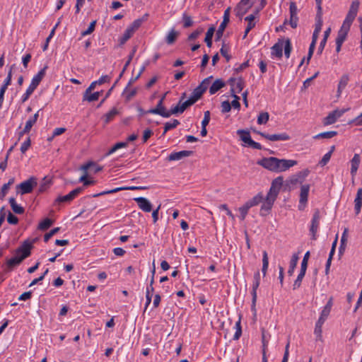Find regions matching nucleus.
I'll return each mask as SVG.
<instances>
[{
  "mask_svg": "<svg viewBox=\"0 0 362 362\" xmlns=\"http://www.w3.org/2000/svg\"><path fill=\"white\" fill-rule=\"evenodd\" d=\"M146 189V187H137V186H132V187H117V188H115L111 190L102 192L100 193L93 195V197H97L102 196L104 194H112V193H115V192H119L121 190H125V189L137 190V189Z\"/></svg>",
  "mask_w": 362,
  "mask_h": 362,
  "instance_id": "f3484780",
  "label": "nucleus"
},
{
  "mask_svg": "<svg viewBox=\"0 0 362 362\" xmlns=\"http://www.w3.org/2000/svg\"><path fill=\"white\" fill-rule=\"evenodd\" d=\"M134 35V33L132 31V30H130L128 27L127 28V29L124 30L122 36L119 38V45H124V43H126V42L130 39L132 37V36Z\"/></svg>",
  "mask_w": 362,
  "mask_h": 362,
  "instance_id": "79ce46f5",
  "label": "nucleus"
},
{
  "mask_svg": "<svg viewBox=\"0 0 362 362\" xmlns=\"http://www.w3.org/2000/svg\"><path fill=\"white\" fill-rule=\"evenodd\" d=\"M349 81V76L348 74H345L341 76L340 80L339 81L338 88H337V96L339 98L341 95L342 90L347 86L348 82Z\"/></svg>",
  "mask_w": 362,
  "mask_h": 362,
  "instance_id": "393cba45",
  "label": "nucleus"
},
{
  "mask_svg": "<svg viewBox=\"0 0 362 362\" xmlns=\"http://www.w3.org/2000/svg\"><path fill=\"white\" fill-rule=\"evenodd\" d=\"M261 136L272 141H287L290 139V136L286 132L274 134H261Z\"/></svg>",
  "mask_w": 362,
  "mask_h": 362,
  "instance_id": "2eb2a0df",
  "label": "nucleus"
},
{
  "mask_svg": "<svg viewBox=\"0 0 362 362\" xmlns=\"http://www.w3.org/2000/svg\"><path fill=\"white\" fill-rule=\"evenodd\" d=\"M53 220L46 218L39 223L37 228L41 230H46L53 224Z\"/></svg>",
  "mask_w": 362,
  "mask_h": 362,
  "instance_id": "09e8293b",
  "label": "nucleus"
},
{
  "mask_svg": "<svg viewBox=\"0 0 362 362\" xmlns=\"http://www.w3.org/2000/svg\"><path fill=\"white\" fill-rule=\"evenodd\" d=\"M268 267H269V258H268L267 252L266 251H263L262 272L264 276L266 275Z\"/></svg>",
  "mask_w": 362,
  "mask_h": 362,
  "instance_id": "3c124183",
  "label": "nucleus"
},
{
  "mask_svg": "<svg viewBox=\"0 0 362 362\" xmlns=\"http://www.w3.org/2000/svg\"><path fill=\"white\" fill-rule=\"evenodd\" d=\"M134 200L136 202L139 209L143 211L150 212L152 211V204L146 198L139 197L134 198Z\"/></svg>",
  "mask_w": 362,
  "mask_h": 362,
  "instance_id": "4468645a",
  "label": "nucleus"
},
{
  "mask_svg": "<svg viewBox=\"0 0 362 362\" xmlns=\"http://www.w3.org/2000/svg\"><path fill=\"white\" fill-rule=\"evenodd\" d=\"M165 111L166 108L163 106V100H159L156 107L149 109L148 112H149V114L159 115L163 117L164 116L168 115V114L165 113Z\"/></svg>",
  "mask_w": 362,
  "mask_h": 362,
  "instance_id": "a211bd4d",
  "label": "nucleus"
},
{
  "mask_svg": "<svg viewBox=\"0 0 362 362\" xmlns=\"http://www.w3.org/2000/svg\"><path fill=\"white\" fill-rule=\"evenodd\" d=\"M237 134L240 136V140L243 141L247 146L255 149H262V146L259 143L253 141L251 138L249 131L245 129H238Z\"/></svg>",
  "mask_w": 362,
  "mask_h": 362,
  "instance_id": "39448f33",
  "label": "nucleus"
},
{
  "mask_svg": "<svg viewBox=\"0 0 362 362\" xmlns=\"http://www.w3.org/2000/svg\"><path fill=\"white\" fill-rule=\"evenodd\" d=\"M320 214L319 209H316L313 214L311 225L310 228V232L312 235V240H316V233L320 224Z\"/></svg>",
  "mask_w": 362,
  "mask_h": 362,
  "instance_id": "9d476101",
  "label": "nucleus"
},
{
  "mask_svg": "<svg viewBox=\"0 0 362 362\" xmlns=\"http://www.w3.org/2000/svg\"><path fill=\"white\" fill-rule=\"evenodd\" d=\"M250 208L245 203L243 206L239 208V211L240 214V218L243 221L246 218L248 211Z\"/></svg>",
  "mask_w": 362,
  "mask_h": 362,
  "instance_id": "052dcab7",
  "label": "nucleus"
},
{
  "mask_svg": "<svg viewBox=\"0 0 362 362\" xmlns=\"http://www.w3.org/2000/svg\"><path fill=\"white\" fill-rule=\"evenodd\" d=\"M165 113H167L168 115L164 116L163 117L168 118L172 115L182 114L183 112H182V109H181V107L180 106L179 103H178L177 105H175V107H171L170 110H166Z\"/></svg>",
  "mask_w": 362,
  "mask_h": 362,
  "instance_id": "8fccbe9b",
  "label": "nucleus"
},
{
  "mask_svg": "<svg viewBox=\"0 0 362 362\" xmlns=\"http://www.w3.org/2000/svg\"><path fill=\"white\" fill-rule=\"evenodd\" d=\"M269 119V115L267 112H261L257 117L258 124H265Z\"/></svg>",
  "mask_w": 362,
  "mask_h": 362,
  "instance_id": "6e6d98bb",
  "label": "nucleus"
},
{
  "mask_svg": "<svg viewBox=\"0 0 362 362\" xmlns=\"http://www.w3.org/2000/svg\"><path fill=\"white\" fill-rule=\"evenodd\" d=\"M280 159L276 157L263 158L257 160V164L264 168L274 172L281 173Z\"/></svg>",
  "mask_w": 362,
  "mask_h": 362,
  "instance_id": "f03ea898",
  "label": "nucleus"
},
{
  "mask_svg": "<svg viewBox=\"0 0 362 362\" xmlns=\"http://www.w3.org/2000/svg\"><path fill=\"white\" fill-rule=\"evenodd\" d=\"M325 322L317 320L315 323V327L314 329V334L316 336V340L322 341V325Z\"/></svg>",
  "mask_w": 362,
  "mask_h": 362,
  "instance_id": "c9c22d12",
  "label": "nucleus"
},
{
  "mask_svg": "<svg viewBox=\"0 0 362 362\" xmlns=\"http://www.w3.org/2000/svg\"><path fill=\"white\" fill-rule=\"evenodd\" d=\"M280 161L281 172L286 171L297 164V161L294 160L280 159Z\"/></svg>",
  "mask_w": 362,
  "mask_h": 362,
  "instance_id": "72a5a7b5",
  "label": "nucleus"
},
{
  "mask_svg": "<svg viewBox=\"0 0 362 362\" xmlns=\"http://www.w3.org/2000/svg\"><path fill=\"white\" fill-rule=\"evenodd\" d=\"M137 50V47L136 46H134L131 52L129 53V56H128V59L122 70V71L120 72L117 79L115 81V83H113V85L112 86V87L107 90V92L106 93L104 98L100 101V103L98 104V107H100L102 104L106 100V99L107 98L110 97L112 91L113 90V89L115 88V86H117V83L119 82V81L120 80V78L122 77L124 73L125 72V71L127 70L128 66L130 64Z\"/></svg>",
  "mask_w": 362,
  "mask_h": 362,
  "instance_id": "20e7f679",
  "label": "nucleus"
},
{
  "mask_svg": "<svg viewBox=\"0 0 362 362\" xmlns=\"http://www.w3.org/2000/svg\"><path fill=\"white\" fill-rule=\"evenodd\" d=\"M347 232H348V229L345 228L342 233L341 238L340 246L339 247V257H341L344 254V252L346 250V242H347Z\"/></svg>",
  "mask_w": 362,
  "mask_h": 362,
  "instance_id": "7c9ffc66",
  "label": "nucleus"
},
{
  "mask_svg": "<svg viewBox=\"0 0 362 362\" xmlns=\"http://www.w3.org/2000/svg\"><path fill=\"white\" fill-rule=\"evenodd\" d=\"M330 33H331V28H328L324 32V36H323V38L321 40V42L320 43V45L318 47V49H317V54L320 55L322 53V52L324 50V48H325V47L326 45L327 41V38L329 37Z\"/></svg>",
  "mask_w": 362,
  "mask_h": 362,
  "instance_id": "c756f323",
  "label": "nucleus"
},
{
  "mask_svg": "<svg viewBox=\"0 0 362 362\" xmlns=\"http://www.w3.org/2000/svg\"><path fill=\"white\" fill-rule=\"evenodd\" d=\"M284 178L282 176H279L274 180H272L270 189L267 194V196L276 199L278 194L280 192V189L283 185Z\"/></svg>",
  "mask_w": 362,
  "mask_h": 362,
  "instance_id": "0eeeda50",
  "label": "nucleus"
},
{
  "mask_svg": "<svg viewBox=\"0 0 362 362\" xmlns=\"http://www.w3.org/2000/svg\"><path fill=\"white\" fill-rule=\"evenodd\" d=\"M197 102V100H195L194 99V98H192V96H190L189 98L187 100H185V102H182L181 100H179V104H180V106L182 109V112H185V110L192 106V105H194L195 103Z\"/></svg>",
  "mask_w": 362,
  "mask_h": 362,
  "instance_id": "a18cd8bd",
  "label": "nucleus"
},
{
  "mask_svg": "<svg viewBox=\"0 0 362 362\" xmlns=\"http://www.w3.org/2000/svg\"><path fill=\"white\" fill-rule=\"evenodd\" d=\"M226 26L227 25L226 24H223L222 23L220 24L218 30H216V37H215L216 41H218L221 40Z\"/></svg>",
  "mask_w": 362,
  "mask_h": 362,
  "instance_id": "680f3d73",
  "label": "nucleus"
},
{
  "mask_svg": "<svg viewBox=\"0 0 362 362\" xmlns=\"http://www.w3.org/2000/svg\"><path fill=\"white\" fill-rule=\"evenodd\" d=\"M32 245L28 241H25L23 244L19 247L16 252V255L6 262L7 271H11L19 265L21 262L30 255V250Z\"/></svg>",
  "mask_w": 362,
  "mask_h": 362,
  "instance_id": "f257e3e1",
  "label": "nucleus"
},
{
  "mask_svg": "<svg viewBox=\"0 0 362 362\" xmlns=\"http://www.w3.org/2000/svg\"><path fill=\"white\" fill-rule=\"evenodd\" d=\"M264 200V197L262 192H259L257 195L253 197L252 199H249L245 202V204L250 207L252 208L253 206H257L259 204L262 203Z\"/></svg>",
  "mask_w": 362,
  "mask_h": 362,
  "instance_id": "c85d7f7f",
  "label": "nucleus"
},
{
  "mask_svg": "<svg viewBox=\"0 0 362 362\" xmlns=\"http://www.w3.org/2000/svg\"><path fill=\"white\" fill-rule=\"evenodd\" d=\"M180 124L179 120L174 119L171 122H166L164 124V130L162 135H165L168 131L176 128Z\"/></svg>",
  "mask_w": 362,
  "mask_h": 362,
  "instance_id": "ea45409f",
  "label": "nucleus"
},
{
  "mask_svg": "<svg viewBox=\"0 0 362 362\" xmlns=\"http://www.w3.org/2000/svg\"><path fill=\"white\" fill-rule=\"evenodd\" d=\"M244 86H245L244 79L242 77L238 78V81L235 83V86H234V88L236 90V93H240L243 90Z\"/></svg>",
  "mask_w": 362,
  "mask_h": 362,
  "instance_id": "e2e57ef3",
  "label": "nucleus"
},
{
  "mask_svg": "<svg viewBox=\"0 0 362 362\" xmlns=\"http://www.w3.org/2000/svg\"><path fill=\"white\" fill-rule=\"evenodd\" d=\"M216 28L214 25H211L207 30L206 33V36L204 38V42L206 44V46L209 48L212 46V38L214 34Z\"/></svg>",
  "mask_w": 362,
  "mask_h": 362,
  "instance_id": "473e14b6",
  "label": "nucleus"
},
{
  "mask_svg": "<svg viewBox=\"0 0 362 362\" xmlns=\"http://www.w3.org/2000/svg\"><path fill=\"white\" fill-rule=\"evenodd\" d=\"M254 2H252L249 6H245L240 4H237L235 8V16L239 18H242L243 16L248 12V11L252 7Z\"/></svg>",
  "mask_w": 362,
  "mask_h": 362,
  "instance_id": "5701e85b",
  "label": "nucleus"
},
{
  "mask_svg": "<svg viewBox=\"0 0 362 362\" xmlns=\"http://www.w3.org/2000/svg\"><path fill=\"white\" fill-rule=\"evenodd\" d=\"M225 86L226 83L222 79L218 78L212 83L209 88V93L211 95H214Z\"/></svg>",
  "mask_w": 362,
  "mask_h": 362,
  "instance_id": "bb28decb",
  "label": "nucleus"
},
{
  "mask_svg": "<svg viewBox=\"0 0 362 362\" xmlns=\"http://www.w3.org/2000/svg\"><path fill=\"white\" fill-rule=\"evenodd\" d=\"M118 114L117 110L114 107L105 115V122L109 123Z\"/></svg>",
  "mask_w": 362,
  "mask_h": 362,
  "instance_id": "4d7b16f0",
  "label": "nucleus"
},
{
  "mask_svg": "<svg viewBox=\"0 0 362 362\" xmlns=\"http://www.w3.org/2000/svg\"><path fill=\"white\" fill-rule=\"evenodd\" d=\"M111 80V77L108 75L102 76L98 80L93 81L89 87L88 88V92H91L94 90L97 85H102L105 83H109Z\"/></svg>",
  "mask_w": 362,
  "mask_h": 362,
  "instance_id": "b1692460",
  "label": "nucleus"
},
{
  "mask_svg": "<svg viewBox=\"0 0 362 362\" xmlns=\"http://www.w3.org/2000/svg\"><path fill=\"white\" fill-rule=\"evenodd\" d=\"M194 152L192 151H181L178 152H173L171 153L167 158V160L168 161H174V160H180L185 157H189L193 155Z\"/></svg>",
  "mask_w": 362,
  "mask_h": 362,
  "instance_id": "ddd939ff",
  "label": "nucleus"
},
{
  "mask_svg": "<svg viewBox=\"0 0 362 362\" xmlns=\"http://www.w3.org/2000/svg\"><path fill=\"white\" fill-rule=\"evenodd\" d=\"M212 78L213 76H211L204 78L202 81V83L193 90L191 96H192V98H194L195 100L197 101L199 99L202 98L204 93L206 90L208 86L210 83V81Z\"/></svg>",
  "mask_w": 362,
  "mask_h": 362,
  "instance_id": "6e6552de",
  "label": "nucleus"
},
{
  "mask_svg": "<svg viewBox=\"0 0 362 362\" xmlns=\"http://www.w3.org/2000/svg\"><path fill=\"white\" fill-rule=\"evenodd\" d=\"M96 23H97L96 20L93 21L90 23L88 28L86 30L81 32V36L83 37V36L91 34L95 30Z\"/></svg>",
  "mask_w": 362,
  "mask_h": 362,
  "instance_id": "13d9d810",
  "label": "nucleus"
},
{
  "mask_svg": "<svg viewBox=\"0 0 362 362\" xmlns=\"http://www.w3.org/2000/svg\"><path fill=\"white\" fill-rule=\"evenodd\" d=\"M349 31V30L342 28L341 27L340 30L338 32L337 37L336 38V44L342 45L344 42L346 40Z\"/></svg>",
  "mask_w": 362,
  "mask_h": 362,
  "instance_id": "f704fd0d",
  "label": "nucleus"
},
{
  "mask_svg": "<svg viewBox=\"0 0 362 362\" xmlns=\"http://www.w3.org/2000/svg\"><path fill=\"white\" fill-rule=\"evenodd\" d=\"M337 132L336 131H329L320 133L313 136L314 139H331L337 135Z\"/></svg>",
  "mask_w": 362,
  "mask_h": 362,
  "instance_id": "4c0bfd02",
  "label": "nucleus"
},
{
  "mask_svg": "<svg viewBox=\"0 0 362 362\" xmlns=\"http://www.w3.org/2000/svg\"><path fill=\"white\" fill-rule=\"evenodd\" d=\"M235 327L236 331L233 336L234 340H238L242 335V327H241V316H239L238 320L235 322Z\"/></svg>",
  "mask_w": 362,
  "mask_h": 362,
  "instance_id": "603ef678",
  "label": "nucleus"
},
{
  "mask_svg": "<svg viewBox=\"0 0 362 362\" xmlns=\"http://www.w3.org/2000/svg\"><path fill=\"white\" fill-rule=\"evenodd\" d=\"M309 190H310L309 185H303L301 186L300 193L299 205H298L299 210L304 209L305 204L308 202Z\"/></svg>",
  "mask_w": 362,
  "mask_h": 362,
  "instance_id": "f8f14e48",
  "label": "nucleus"
},
{
  "mask_svg": "<svg viewBox=\"0 0 362 362\" xmlns=\"http://www.w3.org/2000/svg\"><path fill=\"white\" fill-rule=\"evenodd\" d=\"M276 199H274L268 196L262 201V204L260 208L259 215L261 216H267L271 211Z\"/></svg>",
  "mask_w": 362,
  "mask_h": 362,
  "instance_id": "9b49d317",
  "label": "nucleus"
},
{
  "mask_svg": "<svg viewBox=\"0 0 362 362\" xmlns=\"http://www.w3.org/2000/svg\"><path fill=\"white\" fill-rule=\"evenodd\" d=\"M333 299L331 297L329 300L327 301V304L324 306L321 313H320V316L318 319L319 321H321L322 322H325L328 316L330 314V312H331V309H332V307L333 305Z\"/></svg>",
  "mask_w": 362,
  "mask_h": 362,
  "instance_id": "dca6fc26",
  "label": "nucleus"
},
{
  "mask_svg": "<svg viewBox=\"0 0 362 362\" xmlns=\"http://www.w3.org/2000/svg\"><path fill=\"white\" fill-rule=\"evenodd\" d=\"M284 40L279 39L278 42L272 47V54L281 59L283 56Z\"/></svg>",
  "mask_w": 362,
  "mask_h": 362,
  "instance_id": "6ab92c4d",
  "label": "nucleus"
},
{
  "mask_svg": "<svg viewBox=\"0 0 362 362\" xmlns=\"http://www.w3.org/2000/svg\"><path fill=\"white\" fill-rule=\"evenodd\" d=\"M178 35L179 33L177 31L175 30L174 29L170 30L165 38L166 43L168 45L173 44Z\"/></svg>",
  "mask_w": 362,
  "mask_h": 362,
  "instance_id": "58836bf2",
  "label": "nucleus"
},
{
  "mask_svg": "<svg viewBox=\"0 0 362 362\" xmlns=\"http://www.w3.org/2000/svg\"><path fill=\"white\" fill-rule=\"evenodd\" d=\"M31 145V140L30 137H28L27 139L21 144V151L22 153H25L28 149L30 148Z\"/></svg>",
  "mask_w": 362,
  "mask_h": 362,
  "instance_id": "774afa93",
  "label": "nucleus"
},
{
  "mask_svg": "<svg viewBox=\"0 0 362 362\" xmlns=\"http://www.w3.org/2000/svg\"><path fill=\"white\" fill-rule=\"evenodd\" d=\"M360 3L358 0L353 1L351 4L349 10L346 16V18L342 23L341 28L347 30H350V28L357 16L358 11L359 8Z\"/></svg>",
  "mask_w": 362,
  "mask_h": 362,
  "instance_id": "7ed1b4c3",
  "label": "nucleus"
},
{
  "mask_svg": "<svg viewBox=\"0 0 362 362\" xmlns=\"http://www.w3.org/2000/svg\"><path fill=\"white\" fill-rule=\"evenodd\" d=\"M81 169L83 170L84 172H87L88 170L91 169L94 173H98L103 170V167L98 165L93 161H89L86 164L83 165L81 167Z\"/></svg>",
  "mask_w": 362,
  "mask_h": 362,
  "instance_id": "a878e982",
  "label": "nucleus"
},
{
  "mask_svg": "<svg viewBox=\"0 0 362 362\" xmlns=\"http://www.w3.org/2000/svg\"><path fill=\"white\" fill-rule=\"evenodd\" d=\"M260 284V275L259 272H257L254 275V281L252 284V289L251 294L252 295H257V290Z\"/></svg>",
  "mask_w": 362,
  "mask_h": 362,
  "instance_id": "de8ad7c7",
  "label": "nucleus"
},
{
  "mask_svg": "<svg viewBox=\"0 0 362 362\" xmlns=\"http://www.w3.org/2000/svg\"><path fill=\"white\" fill-rule=\"evenodd\" d=\"M305 272H306V270L300 269V273L298 274V276H297L296 279L295 280L294 284L293 285V290H296V289L298 288L300 286L301 283H302V280H303V277L305 275Z\"/></svg>",
  "mask_w": 362,
  "mask_h": 362,
  "instance_id": "37998d69",
  "label": "nucleus"
},
{
  "mask_svg": "<svg viewBox=\"0 0 362 362\" xmlns=\"http://www.w3.org/2000/svg\"><path fill=\"white\" fill-rule=\"evenodd\" d=\"M316 43H317V41L312 40V42L310 45L308 53V56H307V64H309L310 60L313 55Z\"/></svg>",
  "mask_w": 362,
  "mask_h": 362,
  "instance_id": "0e129e2a",
  "label": "nucleus"
},
{
  "mask_svg": "<svg viewBox=\"0 0 362 362\" xmlns=\"http://www.w3.org/2000/svg\"><path fill=\"white\" fill-rule=\"evenodd\" d=\"M322 0H315L317 6V13L315 16V30L320 33L323 24L322 21Z\"/></svg>",
  "mask_w": 362,
  "mask_h": 362,
  "instance_id": "1a4fd4ad",
  "label": "nucleus"
},
{
  "mask_svg": "<svg viewBox=\"0 0 362 362\" xmlns=\"http://www.w3.org/2000/svg\"><path fill=\"white\" fill-rule=\"evenodd\" d=\"M9 204L11 205V207L13 211L15 214H23L24 213V211H25L24 208L22 207L21 206L18 205L16 203L15 198L11 197L9 199Z\"/></svg>",
  "mask_w": 362,
  "mask_h": 362,
  "instance_id": "2f4dec72",
  "label": "nucleus"
},
{
  "mask_svg": "<svg viewBox=\"0 0 362 362\" xmlns=\"http://www.w3.org/2000/svg\"><path fill=\"white\" fill-rule=\"evenodd\" d=\"M103 90L97 91L95 93L88 92V88L85 90L83 95V100L88 102H93L98 100L99 97L102 95Z\"/></svg>",
  "mask_w": 362,
  "mask_h": 362,
  "instance_id": "412c9836",
  "label": "nucleus"
},
{
  "mask_svg": "<svg viewBox=\"0 0 362 362\" xmlns=\"http://www.w3.org/2000/svg\"><path fill=\"white\" fill-rule=\"evenodd\" d=\"M360 161L361 159L359 155L357 153L354 154L353 158L351 160V175L352 177L356 175L359 167Z\"/></svg>",
  "mask_w": 362,
  "mask_h": 362,
  "instance_id": "cd10ccee",
  "label": "nucleus"
},
{
  "mask_svg": "<svg viewBox=\"0 0 362 362\" xmlns=\"http://www.w3.org/2000/svg\"><path fill=\"white\" fill-rule=\"evenodd\" d=\"M127 142H117L106 153L105 156H108L113 153H115L117 150L122 148H126L127 147Z\"/></svg>",
  "mask_w": 362,
  "mask_h": 362,
  "instance_id": "49530a36",
  "label": "nucleus"
},
{
  "mask_svg": "<svg viewBox=\"0 0 362 362\" xmlns=\"http://www.w3.org/2000/svg\"><path fill=\"white\" fill-rule=\"evenodd\" d=\"M37 179L35 177H30L27 180L21 182L18 185H17V189H20V191H18V193H21V194H25L30 193L33 188L37 186Z\"/></svg>",
  "mask_w": 362,
  "mask_h": 362,
  "instance_id": "423d86ee",
  "label": "nucleus"
},
{
  "mask_svg": "<svg viewBox=\"0 0 362 362\" xmlns=\"http://www.w3.org/2000/svg\"><path fill=\"white\" fill-rule=\"evenodd\" d=\"M309 173H310V170L308 169H305V170H303L302 171L298 172L296 174V175L299 178V183L300 184H302L304 182L305 177H308Z\"/></svg>",
  "mask_w": 362,
  "mask_h": 362,
  "instance_id": "338daca9",
  "label": "nucleus"
},
{
  "mask_svg": "<svg viewBox=\"0 0 362 362\" xmlns=\"http://www.w3.org/2000/svg\"><path fill=\"white\" fill-rule=\"evenodd\" d=\"M51 185V181L47 180L46 177L43 179V182L40 185L38 192L43 193L45 192Z\"/></svg>",
  "mask_w": 362,
  "mask_h": 362,
  "instance_id": "bf43d9fd",
  "label": "nucleus"
},
{
  "mask_svg": "<svg viewBox=\"0 0 362 362\" xmlns=\"http://www.w3.org/2000/svg\"><path fill=\"white\" fill-rule=\"evenodd\" d=\"M47 69V66H45L43 69H42L40 71H38V73L34 76L33 78L31 83L30 85L33 86L34 88H37V87L40 83L42 78L45 77L46 74V69Z\"/></svg>",
  "mask_w": 362,
  "mask_h": 362,
  "instance_id": "aec40b11",
  "label": "nucleus"
},
{
  "mask_svg": "<svg viewBox=\"0 0 362 362\" xmlns=\"http://www.w3.org/2000/svg\"><path fill=\"white\" fill-rule=\"evenodd\" d=\"M298 256L297 254H293L292 257H291V259L290 261V264H289V268H288V274L289 276H292L293 272H294V270L297 266V263H298Z\"/></svg>",
  "mask_w": 362,
  "mask_h": 362,
  "instance_id": "e433bc0d",
  "label": "nucleus"
},
{
  "mask_svg": "<svg viewBox=\"0 0 362 362\" xmlns=\"http://www.w3.org/2000/svg\"><path fill=\"white\" fill-rule=\"evenodd\" d=\"M60 230V228L59 227H57V228H54L53 229H52L49 233H47L45 235H44V241L45 243L48 242V240L53 236L55 234H57L59 231Z\"/></svg>",
  "mask_w": 362,
  "mask_h": 362,
  "instance_id": "69168bd1",
  "label": "nucleus"
},
{
  "mask_svg": "<svg viewBox=\"0 0 362 362\" xmlns=\"http://www.w3.org/2000/svg\"><path fill=\"white\" fill-rule=\"evenodd\" d=\"M284 54L285 57L288 59L290 57L291 52L292 51V45L289 38H286L284 40Z\"/></svg>",
  "mask_w": 362,
  "mask_h": 362,
  "instance_id": "5fc2aeb1",
  "label": "nucleus"
},
{
  "mask_svg": "<svg viewBox=\"0 0 362 362\" xmlns=\"http://www.w3.org/2000/svg\"><path fill=\"white\" fill-rule=\"evenodd\" d=\"M336 112H331L328 114V115L324 118L323 124L325 125L332 124L336 122L337 118L335 116Z\"/></svg>",
  "mask_w": 362,
  "mask_h": 362,
  "instance_id": "864d4df0",
  "label": "nucleus"
},
{
  "mask_svg": "<svg viewBox=\"0 0 362 362\" xmlns=\"http://www.w3.org/2000/svg\"><path fill=\"white\" fill-rule=\"evenodd\" d=\"M362 207V188H358L357 190L356 196L354 199V210L356 215H358Z\"/></svg>",
  "mask_w": 362,
  "mask_h": 362,
  "instance_id": "4be33fe9",
  "label": "nucleus"
},
{
  "mask_svg": "<svg viewBox=\"0 0 362 362\" xmlns=\"http://www.w3.org/2000/svg\"><path fill=\"white\" fill-rule=\"evenodd\" d=\"M148 15L146 14L143 18L136 19L132 22L131 25L128 26V28L132 30V31L134 33L136 30H137L140 26L141 25L142 23L145 21V16H147Z\"/></svg>",
  "mask_w": 362,
  "mask_h": 362,
  "instance_id": "a19ab883",
  "label": "nucleus"
},
{
  "mask_svg": "<svg viewBox=\"0 0 362 362\" xmlns=\"http://www.w3.org/2000/svg\"><path fill=\"white\" fill-rule=\"evenodd\" d=\"M182 21L183 23V28H187L193 25L194 21L190 16L187 13H184L182 16Z\"/></svg>",
  "mask_w": 362,
  "mask_h": 362,
  "instance_id": "c03bdc74",
  "label": "nucleus"
}]
</instances>
